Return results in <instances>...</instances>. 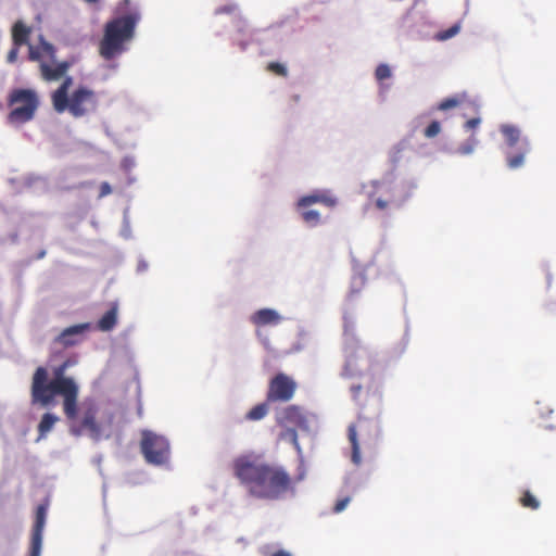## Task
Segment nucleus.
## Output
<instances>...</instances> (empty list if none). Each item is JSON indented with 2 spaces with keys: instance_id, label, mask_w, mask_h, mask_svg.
Returning <instances> with one entry per match:
<instances>
[{
  "instance_id": "1",
  "label": "nucleus",
  "mask_w": 556,
  "mask_h": 556,
  "mask_svg": "<svg viewBox=\"0 0 556 556\" xmlns=\"http://www.w3.org/2000/svg\"><path fill=\"white\" fill-rule=\"evenodd\" d=\"M235 477L255 498L275 501L292 489L290 475L279 466L239 456L232 463Z\"/></svg>"
},
{
  "instance_id": "2",
  "label": "nucleus",
  "mask_w": 556,
  "mask_h": 556,
  "mask_svg": "<svg viewBox=\"0 0 556 556\" xmlns=\"http://www.w3.org/2000/svg\"><path fill=\"white\" fill-rule=\"evenodd\" d=\"M64 366L59 368L55 377L49 379L48 370L38 367L31 379L30 401L33 405L49 408L56 404L55 396L63 397V412L66 417H76L78 387L70 377L63 376Z\"/></svg>"
},
{
  "instance_id": "3",
  "label": "nucleus",
  "mask_w": 556,
  "mask_h": 556,
  "mask_svg": "<svg viewBox=\"0 0 556 556\" xmlns=\"http://www.w3.org/2000/svg\"><path fill=\"white\" fill-rule=\"evenodd\" d=\"M139 21L140 13L134 9L106 22L99 43L100 55L106 61L121 55L126 50V43L134 38Z\"/></svg>"
},
{
  "instance_id": "4",
  "label": "nucleus",
  "mask_w": 556,
  "mask_h": 556,
  "mask_svg": "<svg viewBox=\"0 0 556 556\" xmlns=\"http://www.w3.org/2000/svg\"><path fill=\"white\" fill-rule=\"evenodd\" d=\"M73 85V78L66 76L62 84L51 94L53 109L58 113L68 112L73 117L78 118L96 111L98 99L96 92L86 87H77L71 94L68 89Z\"/></svg>"
},
{
  "instance_id": "5",
  "label": "nucleus",
  "mask_w": 556,
  "mask_h": 556,
  "mask_svg": "<svg viewBox=\"0 0 556 556\" xmlns=\"http://www.w3.org/2000/svg\"><path fill=\"white\" fill-rule=\"evenodd\" d=\"M39 97L33 89H13L8 97V106L11 108L8 114V123L20 126L30 122L39 108Z\"/></svg>"
},
{
  "instance_id": "6",
  "label": "nucleus",
  "mask_w": 556,
  "mask_h": 556,
  "mask_svg": "<svg viewBox=\"0 0 556 556\" xmlns=\"http://www.w3.org/2000/svg\"><path fill=\"white\" fill-rule=\"evenodd\" d=\"M298 389L295 380L283 372H278L268 382L266 401L254 406L247 417H265L269 405L275 402H289Z\"/></svg>"
},
{
  "instance_id": "7",
  "label": "nucleus",
  "mask_w": 556,
  "mask_h": 556,
  "mask_svg": "<svg viewBox=\"0 0 556 556\" xmlns=\"http://www.w3.org/2000/svg\"><path fill=\"white\" fill-rule=\"evenodd\" d=\"M140 451L149 465L164 466L170 458L168 440L150 430H144L141 433Z\"/></svg>"
},
{
  "instance_id": "8",
  "label": "nucleus",
  "mask_w": 556,
  "mask_h": 556,
  "mask_svg": "<svg viewBox=\"0 0 556 556\" xmlns=\"http://www.w3.org/2000/svg\"><path fill=\"white\" fill-rule=\"evenodd\" d=\"M42 51L39 47H34L29 45V53L28 59L30 61L39 62V70L41 78L46 81H55L62 78L70 67L72 66V63L67 61L58 62L54 66L46 62L43 59Z\"/></svg>"
},
{
  "instance_id": "9",
  "label": "nucleus",
  "mask_w": 556,
  "mask_h": 556,
  "mask_svg": "<svg viewBox=\"0 0 556 556\" xmlns=\"http://www.w3.org/2000/svg\"><path fill=\"white\" fill-rule=\"evenodd\" d=\"M48 511V504H40L37 506L35 514V522L31 529L29 556H40L42 548V535L46 526Z\"/></svg>"
},
{
  "instance_id": "10",
  "label": "nucleus",
  "mask_w": 556,
  "mask_h": 556,
  "mask_svg": "<svg viewBox=\"0 0 556 556\" xmlns=\"http://www.w3.org/2000/svg\"><path fill=\"white\" fill-rule=\"evenodd\" d=\"M73 424L71 429L77 435L86 434L94 440L103 437L102 428L99 421L101 419H71Z\"/></svg>"
},
{
  "instance_id": "11",
  "label": "nucleus",
  "mask_w": 556,
  "mask_h": 556,
  "mask_svg": "<svg viewBox=\"0 0 556 556\" xmlns=\"http://www.w3.org/2000/svg\"><path fill=\"white\" fill-rule=\"evenodd\" d=\"M315 203H321L327 207L337 205V199L327 192H316L299 199L296 207H309Z\"/></svg>"
},
{
  "instance_id": "12",
  "label": "nucleus",
  "mask_w": 556,
  "mask_h": 556,
  "mask_svg": "<svg viewBox=\"0 0 556 556\" xmlns=\"http://www.w3.org/2000/svg\"><path fill=\"white\" fill-rule=\"evenodd\" d=\"M281 316L275 309L271 308L258 309L251 317V321L258 327L268 325L275 326L278 325L281 321Z\"/></svg>"
},
{
  "instance_id": "13",
  "label": "nucleus",
  "mask_w": 556,
  "mask_h": 556,
  "mask_svg": "<svg viewBox=\"0 0 556 556\" xmlns=\"http://www.w3.org/2000/svg\"><path fill=\"white\" fill-rule=\"evenodd\" d=\"M88 324H79L75 326H71L66 329H64L60 336L58 337V342L65 346H72L79 342L77 337L81 336L87 329Z\"/></svg>"
},
{
  "instance_id": "14",
  "label": "nucleus",
  "mask_w": 556,
  "mask_h": 556,
  "mask_svg": "<svg viewBox=\"0 0 556 556\" xmlns=\"http://www.w3.org/2000/svg\"><path fill=\"white\" fill-rule=\"evenodd\" d=\"M30 35V28L23 22L18 21L13 25L12 28V40L13 45L21 47L28 43V37Z\"/></svg>"
},
{
  "instance_id": "15",
  "label": "nucleus",
  "mask_w": 556,
  "mask_h": 556,
  "mask_svg": "<svg viewBox=\"0 0 556 556\" xmlns=\"http://www.w3.org/2000/svg\"><path fill=\"white\" fill-rule=\"evenodd\" d=\"M117 324V305L113 304L109 311L99 319L97 327L101 331H110Z\"/></svg>"
},
{
  "instance_id": "16",
  "label": "nucleus",
  "mask_w": 556,
  "mask_h": 556,
  "mask_svg": "<svg viewBox=\"0 0 556 556\" xmlns=\"http://www.w3.org/2000/svg\"><path fill=\"white\" fill-rule=\"evenodd\" d=\"M349 440L352 445L351 459L356 466H358L362 463V457H361L359 445H358V441H357V432H356L355 424H352L349 427Z\"/></svg>"
},
{
  "instance_id": "17",
  "label": "nucleus",
  "mask_w": 556,
  "mask_h": 556,
  "mask_svg": "<svg viewBox=\"0 0 556 556\" xmlns=\"http://www.w3.org/2000/svg\"><path fill=\"white\" fill-rule=\"evenodd\" d=\"M530 151L529 142L527 140L522 141L519 153L515 155H507V165L509 168L516 169L522 166L525 161V155Z\"/></svg>"
},
{
  "instance_id": "18",
  "label": "nucleus",
  "mask_w": 556,
  "mask_h": 556,
  "mask_svg": "<svg viewBox=\"0 0 556 556\" xmlns=\"http://www.w3.org/2000/svg\"><path fill=\"white\" fill-rule=\"evenodd\" d=\"M303 222L309 227H316L321 223L320 213L309 207H298Z\"/></svg>"
},
{
  "instance_id": "19",
  "label": "nucleus",
  "mask_w": 556,
  "mask_h": 556,
  "mask_svg": "<svg viewBox=\"0 0 556 556\" xmlns=\"http://www.w3.org/2000/svg\"><path fill=\"white\" fill-rule=\"evenodd\" d=\"M501 131L509 147H515L520 140V130L515 126L504 125L501 127Z\"/></svg>"
},
{
  "instance_id": "20",
  "label": "nucleus",
  "mask_w": 556,
  "mask_h": 556,
  "mask_svg": "<svg viewBox=\"0 0 556 556\" xmlns=\"http://www.w3.org/2000/svg\"><path fill=\"white\" fill-rule=\"evenodd\" d=\"M519 502L523 507L530 508L532 510H535L540 507L539 500L530 491H525Z\"/></svg>"
},
{
  "instance_id": "21",
  "label": "nucleus",
  "mask_w": 556,
  "mask_h": 556,
  "mask_svg": "<svg viewBox=\"0 0 556 556\" xmlns=\"http://www.w3.org/2000/svg\"><path fill=\"white\" fill-rule=\"evenodd\" d=\"M459 30H460V25L454 24L450 28L437 33L434 38L438 41H445V40L456 36L459 33Z\"/></svg>"
},
{
  "instance_id": "22",
  "label": "nucleus",
  "mask_w": 556,
  "mask_h": 556,
  "mask_svg": "<svg viewBox=\"0 0 556 556\" xmlns=\"http://www.w3.org/2000/svg\"><path fill=\"white\" fill-rule=\"evenodd\" d=\"M40 50L42 51V54L50 60L51 65L54 66L56 64V62H55V48L53 47V45H51L45 40H41Z\"/></svg>"
},
{
  "instance_id": "23",
  "label": "nucleus",
  "mask_w": 556,
  "mask_h": 556,
  "mask_svg": "<svg viewBox=\"0 0 556 556\" xmlns=\"http://www.w3.org/2000/svg\"><path fill=\"white\" fill-rule=\"evenodd\" d=\"M266 70L277 76L286 77L288 75L287 67L278 62H269Z\"/></svg>"
},
{
  "instance_id": "24",
  "label": "nucleus",
  "mask_w": 556,
  "mask_h": 556,
  "mask_svg": "<svg viewBox=\"0 0 556 556\" xmlns=\"http://www.w3.org/2000/svg\"><path fill=\"white\" fill-rule=\"evenodd\" d=\"M392 75L391 68L387 64H379L375 71V77L378 81L390 78Z\"/></svg>"
},
{
  "instance_id": "25",
  "label": "nucleus",
  "mask_w": 556,
  "mask_h": 556,
  "mask_svg": "<svg viewBox=\"0 0 556 556\" xmlns=\"http://www.w3.org/2000/svg\"><path fill=\"white\" fill-rule=\"evenodd\" d=\"M478 144L477 138L472 135L465 143L458 148V152L463 155L470 154Z\"/></svg>"
},
{
  "instance_id": "26",
  "label": "nucleus",
  "mask_w": 556,
  "mask_h": 556,
  "mask_svg": "<svg viewBox=\"0 0 556 556\" xmlns=\"http://www.w3.org/2000/svg\"><path fill=\"white\" fill-rule=\"evenodd\" d=\"M441 131V125L438 121H433L430 125L425 129L424 135L427 138H434Z\"/></svg>"
},
{
  "instance_id": "27",
  "label": "nucleus",
  "mask_w": 556,
  "mask_h": 556,
  "mask_svg": "<svg viewBox=\"0 0 556 556\" xmlns=\"http://www.w3.org/2000/svg\"><path fill=\"white\" fill-rule=\"evenodd\" d=\"M460 103L458 98H447L441 101L438 105V110L446 111L453 108H456Z\"/></svg>"
},
{
  "instance_id": "28",
  "label": "nucleus",
  "mask_w": 556,
  "mask_h": 556,
  "mask_svg": "<svg viewBox=\"0 0 556 556\" xmlns=\"http://www.w3.org/2000/svg\"><path fill=\"white\" fill-rule=\"evenodd\" d=\"M58 419H41L39 426H38V430H39V439L45 437L47 432H49L52 427H53V424L54 421H56Z\"/></svg>"
},
{
  "instance_id": "29",
  "label": "nucleus",
  "mask_w": 556,
  "mask_h": 556,
  "mask_svg": "<svg viewBox=\"0 0 556 556\" xmlns=\"http://www.w3.org/2000/svg\"><path fill=\"white\" fill-rule=\"evenodd\" d=\"M283 417H290V418H293V417H304V410L300 406L291 405V406H288L285 409V416Z\"/></svg>"
},
{
  "instance_id": "30",
  "label": "nucleus",
  "mask_w": 556,
  "mask_h": 556,
  "mask_svg": "<svg viewBox=\"0 0 556 556\" xmlns=\"http://www.w3.org/2000/svg\"><path fill=\"white\" fill-rule=\"evenodd\" d=\"M355 358L354 357H350L348 361H346V364L344 366V371H343V375L345 377H353L355 375H357L358 372L353 368L354 365H355Z\"/></svg>"
},
{
  "instance_id": "31",
  "label": "nucleus",
  "mask_w": 556,
  "mask_h": 556,
  "mask_svg": "<svg viewBox=\"0 0 556 556\" xmlns=\"http://www.w3.org/2000/svg\"><path fill=\"white\" fill-rule=\"evenodd\" d=\"M350 503V497H343V498H340L337 501L334 507H333V511L334 513H341L342 510L345 509V507L348 506V504Z\"/></svg>"
},
{
  "instance_id": "32",
  "label": "nucleus",
  "mask_w": 556,
  "mask_h": 556,
  "mask_svg": "<svg viewBox=\"0 0 556 556\" xmlns=\"http://www.w3.org/2000/svg\"><path fill=\"white\" fill-rule=\"evenodd\" d=\"M112 192V188L109 182L104 181L100 185L99 198L109 195Z\"/></svg>"
},
{
  "instance_id": "33",
  "label": "nucleus",
  "mask_w": 556,
  "mask_h": 556,
  "mask_svg": "<svg viewBox=\"0 0 556 556\" xmlns=\"http://www.w3.org/2000/svg\"><path fill=\"white\" fill-rule=\"evenodd\" d=\"M18 48L20 47H16L14 46L8 53V56H7V60L9 63H14L16 60H17V55H18Z\"/></svg>"
},
{
  "instance_id": "34",
  "label": "nucleus",
  "mask_w": 556,
  "mask_h": 556,
  "mask_svg": "<svg viewBox=\"0 0 556 556\" xmlns=\"http://www.w3.org/2000/svg\"><path fill=\"white\" fill-rule=\"evenodd\" d=\"M480 122H481V119L479 117H475V118L468 119L465 123V128L468 129V130L473 129V128L479 126Z\"/></svg>"
},
{
  "instance_id": "35",
  "label": "nucleus",
  "mask_w": 556,
  "mask_h": 556,
  "mask_svg": "<svg viewBox=\"0 0 556 556\" xmlns=\"http://www.w3.org/2000/svg\"><path fill=\"white\" fill-rule=\"evenodd\" d=\"M236 10V5H225V7H222V8H218L216 10V14H222V13H232L233 11Z\"/></svg>"
},
{
  "instance_id": "36",
  "label": "nucleus",
  "mask_w": 556,
  "mask_h": 556,
  "mask_svg": "<svg viewBox=\"0 0 556 556\" xmlns=\"http://www.w3.org/2000/svg\"><path fill=\"white\" fill-rule=\"evenodd\" d=\"M361 391H362V386H359V384L351 387V392H352L354 400L358 399Z\"/></svg>"
},
{
  "instance_id": "37",
  "label": "nucleus",
  "mask_w": 556,
  "mask_h": 556,
  "mask_svg": "<svg viewBox=\"0 0 556 556\" xmlns=\"http://www.w3.org/2000/svg\"><path fill=\"white\" fill-rule=\"evenodd\" d=\"M376 206H377V208H379V210H384V208H387V207H388V201H386V200H383V199H381V198H378V199L376 200Z\"/></svg>"
},
{
  "instance_id": "38",
  "label": "nucleus",
  "mask_w": 556,
  "mask_h": 556,
  "mask_svg": "<svg viewBox=\"0 0 556 556\" xmlns=\"http://www.w3.org/2000/svg\"><path fill=\"white\" fill-rule=\"evenodd\" d=\"M270 556H292L289 552L280 549L273 553Z\"/></svg>"
},
{
  "instance_id": "39",
  "label": "nucleus",
  "mask_w": 556,
  "mask_h": 556,
  "mask_svg": "<svg viewBox=\"0 0 556 556\" xmlns=\"http://www.w3.org/2000/svg\"><path fill=\"white\" fill-rule=\"evenodd\" d=\"M96 413H97V410L90 406L88 408V410L86 412L85 417H93L96 415Z\"/></svg>"
},
{
  "instance_id": "40",
  "label": "nucleus",
  "mask_w": 556,
  "mask_h": 556,
  "mask_svg": "<svg viewBox=\"0 0 556 556\" xmlns=\"http://www.w3.org/2000/svg\"><path fill=\"white\" fill-rule=\"evenodd\" d=\"M129 3H130V1H129V0H123V2H121V3H119L118 9H122L123 7H128V5H129Z\"/></svg>"
},
{
  "instance_id": "41",
  "label": "nucleus",
  "mask_w": 556,
  "mask_h": 556,
  "mask_svg": "<svg viewBox=\"0 0 556 556\" xmlns=\"http://www.w3.org/2000/svg\"><path fill=\"white\" fill-rule=\"evenodd\" d=\"M291 435H292V440H293L294 444H296V433L294 430H291Z\"/></svg>"
},
{
  "instance_id": "42",
  "label": "nucleus",
  "mask_w": 556,
  "mask_h": 556,
  "mask_svg": "<svg viewBox=\"0 0 556 556\" xmlns=\"http://www.w3.org/2000/svg\"><path fill=\"white\" fill-rule=\"evenodd\" d=\"M293 101L294 102H299L300 101V96L299 94H295L292 97Z\"/></svg>"
},
{
  "instance_id": "43",
  "label": "nucleus",
  "mask_w": 556,
  "mask_h": 556,
  "mask_svg": "<svg viewBox=\"0 0 556 556\" xmlns=\"http://www.w3.org/2000/svg\"><path fill=\"white\" fill-rule=\"evenodd\" d=\"M87 3H97L99 0H84Z\"/></svg>"
},
{
  "instance_id": "44",
  "label": "nucleus",
  "mask_w": 556,
  "mask_h": 556,
  "mask_svg": "<svg viewBox=\"0 0 556 556\" xmlns=\"http://www.w3.org/2000/svg\"><path fill=\"white\" fill-rule=\"evenodd\" d=\"M42 417L48 418V417H54V416L52 414H50V413H46V414H43Z\"/></svg>"
},
{
  "instance_id": "45",
  "label": "nucleus",
  "mask_w": 556,
  "mask_h": 556,
  "mask_svg": "<svg viewBox=\"0 0 556 556\" xmlns=\"http://www.w3.org/2000/svg\"><path fill=\"white\" fill-rule=\"evenodd\" d=\"M348 328H349L348 323H345V325H344V331H345V333L348 332Z\"/></svg>"
}]
</instances>
